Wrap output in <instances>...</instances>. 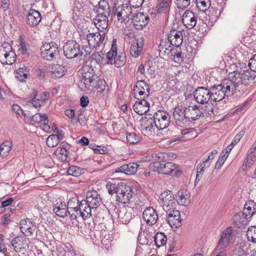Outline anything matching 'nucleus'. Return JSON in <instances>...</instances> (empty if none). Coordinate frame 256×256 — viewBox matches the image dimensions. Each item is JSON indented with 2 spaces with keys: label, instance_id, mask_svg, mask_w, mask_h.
Here are the masks:
<instances>
[{
  "label": "nucleus",
  "instance_id": "48",
  "mask_svg": "<svg viewBox=\"0 0 256 256\" xmlns=\"http://www.w3.org/2000/svg\"><path fill=\"white\" fill-rule=\"evenodd\" d=\"M134 96L137 100L138 98H139L141 100H146V98L150 95V91L148 92V90H138V88L137 89V88L134 89Z\"/></svg>",
  "mask_w": 256,
  "mask_h": 256
},
{
  "label": "nucleus",
  "instance_id": "8",
  "mask_svg": "<svg viewBox=\"0 0 256 256\" xmlns=\"http://www.w3.org/2000/svg\"><path fill=\"white\" fill-rule=\"evenodd\" d=\"M210 87H198L194 92L196 100L200 104H206L210 100L211 101V94H210Z\"/></svg>",
  "mask_w": 256,
  "mask_h": 256
},
{
  "label": "nucleus",
  "instance_id": "23",
  "mask_svg": "<svg viewBox=\"0 0 256 256\" xmlns=\"http://www.w3.org/2000/svg\"><path fill=\"white\" fill-rule=\"evenodd\" d=\"M144 38L142 36L136 40V42L133 43L130 48V52L134 58L138 57L142 52L144 46Z\"/></svg>",
  "mask_w": 256,
  "mask_h": 256
},
{
  "label": "nucleus",
  "instance_id": "45",
  "mask_svg": "<svg viewBox=\"0 0 256 256\" xmlns=\"http://www.w3.org/2000/svg\"><path fill=\"white\" fill-rule=\"evenodd\" d=\"M196 6L201 12L206 10L210 6V0H196Z\"/></svg>",
  "mask_w": 256,
  "mask_h": 256
},
{
  "label": "nucleus",
  "instance_id": "25",
  "mask_svg": "<svg viewBox=\"0 0 256 256\" xmlns=\"http://www.w3.org/2000/svg\"><path fill=\"white\" fill-rule=\"evenodd\" d=\"M78 206L79 210L80 216H82L83 220H86L92 216V209L94 208L88 204L84 200H82L78 205Z\"/></svg>",
  "mask_w": 256,
  "mask_h": 256
},
{
  "label": "nucleus",
  "instance_id": "60",
  "mask_svg": "<svg viewBox=\"0 0 256 256\" xmlns=\"http://www.w3.org/2000/svg\"><path fill=\"white\" fill-rule=\"evenodd\" d=\"M68 214L70 216L72 220H76L78 216H80V214H78L79 210L78 206L74 208V209L68 210Z\"/></svg>",
  "mask_w": 256,
  "mask_h": 256
},
{
  "label": "nucleus",
  "instance_id": "26",
  "mask_svg": "<svg viewBox=\"0 0 256 256\" xmlns=\"http://www.w3.org/2000/svg\"><path fill=\"white\" fill-rule=\"evenodd\" d=\"M150 104L146 100L138 98V100L133 105V110L140 115L146 114L149 110Z\"/></svg>",
  "mask_w": 256,
  "mask_h": 256
},
{
  "label": "nucleus",
  "instance_id": "10",
  "mask_svg": "<svg viewBox=\"0 0 256 256\" xmlns=\"http://www.w3.org/2000/svg\"><path fill=\"white\" fill-rule=\"evenodd\" d=\"M156 128L159 130H164L170 124V117L168 112L163 110H158L154 113Z\"/></svg>",
  "mask_w": 256,
  "mask_h": 256
},
{
  "label": "nucleus",
  "instance_id": "9",
  "mask_svg": "<svg viewBox=\"0 0 256 256\" xmlns=\"http://www.w3.org/2000/svg\"><path fill=\"white\" fill-rule=\"evenodd\" d=\"M160 204L164 211H170L174 208L175 205L174 196L170 190L162 192L160 196Z\"/></svg>",
  "mask_w": 256,
  "mask_h": 256
},
{
  "label": "nucleus",
  "instance_id": "47",
  "mask_svg": "<svg viewBox=\"0 0 256 256\" xmlns=\"http://www.w3.org/2000/svg\"><path fill=\"white\" fill-rule=\"evenodd\" d=\"M142 138L134 132H128L126 134V140L130 144H136L140 142Z\"/></svg>",
  "mask_w": 256,
  "mask_h": 256
},
{
  "label": "nucleus",
  "instance_id": "15",
  "mask_svg": "<svg viewBox=\"0 0 256 256\" xmlns=\"http://www.w3.org/2000/svg\"><path fill=\"white\" fill-rule=\"evenodd\" d=\"M167 221L172 228H178L182 226V218L180 212L177 210H172L166 212Z\"/></svg>",
  "mask_w": 256,
  "mask_h": 256
},
{
  "label": "nucleus",
  "instance_id": "61",
  "mask_svg": "<svg viewBox=\"0 0 256 256\" xmlns=\"http://www.w3.org/2000/svg\"><path fill=\"white\" fill-rule=\"evenodd\" d=\"M190 4V0H177L176 4L178 8L184 10L188 7Z\"/></svg>",
  "mask_w": 256,
  "mask_h": 256
},
{
  "label": "nucleus",
  "instance_id": "21",
  "mask_svg": "<svg viewBox=\"0 0 256 256\" xmlns=\"http://www.w3.org/2000/svg\"><path fill=\"white\" fill-rule=\"evenodd\" d=\"M42 20L40 12L34 9L30 10L26 15V22L31 27L38 26Z\"/></svg>",
  "mask_w": 256,
  "mask_h": 256
},
{
  "label": "nucleus",
  "instance_id": "14",
  "mask_svg": "<svg viewBox=\"0 0 256 256\" xmlns=\"http://www.w3.org/2000/svg\"><path fill=\"white\" fill-rule=\"evenodd\" d=\"M172 116L178 125L183 126L188 124V119L186 118V114H185V107L183 110L182 106H176L173 109Z\"/></svg>",
  "mask_w": 256,
  "mask_h": 256
},
{
  "label": "nucleus",
  "instance_id": "53",
  "mask_svg": "<svg viewBox=\"0 0 256 256\" xmlns=\"http://www.w3.org/2000/svg\"><path fill=\"white\" fill-rule=\"evenodd\" d=\"M176 36L174 37L173 40L170 44L176 46V47L180 46L182 43L183 40V36L182 35V32L179 31L178 32H176L175 34Z\"/></svg>",
  "mask_w": 256,
  "mask_h": 256
},
{
  "label": "nucleus",
  "instance_id": "1",
  "mask_svg": "<svg viewBox=\"0 0 256 256\" xmlns=\"http://www.w3.org/2000/svg\"><path fill=\"white\" fill-rule=\"evenodd\" d=\"M254 78L255 74L252 71L242 70L230 74L228 79L235 92L238 90L244 92L246 90V86L250 84Z\"/></svg>",
  "mask_w": 256,
  "mask_h": 256
},
{
  "label": "nucleus",
  "instance_id": "55",
  "mask_svg": "<svg viewBox=\"0 0 256 256\" xmlns=\"http://www.w3.org/2000/svg\"><path fill=\"white\" fill-rule=\"evenodd\" d=\"M84 4L82 0H74L72 4V10L74 12H80L83 11Z\"/></svg>",
  "mask_w": 256,
  "mask_h": 256
},
{
  "label": "nucleus",
  "instance_id": "54",
  "mask_svg": "<svg viewBox=\"0 0 256 256\" xmlns=\"http://www.w3.org/2000/svg\"><path fill=\"white\" fill-rule=\"evenodd\" d=\"M135 88H137V89L138 88V90H148V92L150 91L149 86L145 81L142 80L137 81L134 86V89Z\"/></svg>",
  "mask_w": 256,
  "mask_h": 256
},
{
  "label": "nucleus",
  "instance_id": "39",
  "mask_svg": "<svg viewBox=\"0 0 256 256\" xmlns=\"http://www.w3.org/2000/svg\"><path fill=\"white\" fill-rule=\"evenodd\" d=\"M12 143L8 140L4 141L0 145V155L2 157L5 158L8 156L11 150Z\"/></svg>",
  "mask_w": 256,
  "mask_h": 256
},
{
  "label": "nucleus",
  "instance_id": "63",
  "mask_svg": "<svg viewBox=\"0 0 256 256\" xmlns=\"http://www.w3.org/2000/svg\"><path fill=\"white\" fill-rule=\"evenodd\" d=\"M144 0H128V2L129 4L133 8H138L140 7Z\"/></svg>",
  "mask_w": 256,
  "mask_h": 256
},
{
  "label": "nucleus",
  "instance_id": "59",
  "mask_svg": "<svg viewBox=\"0 0 256 256\" xmlns=\"http://www.w3.org/2000/svg\"><path fill=\"white\" fill-rule=\"evenodd\" d=\"M231 256H247V254L243 248L238 246L233 250Z\"/></svg>",
  "mask_w": 256,
  "mask_h": 256
},
{
  "label": "nucleus",
  "instance_id": "35",
  "mask_svg": "<svg viewBox=\"0 0 256 256\" xmlns=\"http://www.w3.org/2000/svg\"><path fill=\"white\" fill-rule=\"evenodd\" d=\"M210 162H208V160H205L198 165L195 182L200 180L204 172L210 166Z\"/></svg>",
  "mask_w": 256,
  "mask_h": 256
},
{
  "label": "nucleus",
  "instance_id": "28",
  "mask_svg": "<svg viewBox=\"0 0 256 256\" xmlns=\"http://www.w3.org/2000/svg\"><path fill=\"white\" fill-rule=\"evenodd\" d=\"M138 168V164L136 163L130 162L116 168L115 172H122L128 175H132L137 172Z\"/></svg>",
  "mask_w": 256,
  "mask_h": 256
},
{
  "label": "nucleus",
  "instance_id": "17",
  "mask_svg": "<svg viewBox=\"0 0 256 256\" xmlns=\"http://www.w3.org/2000/svg\"><path fill=\"white\" fill-rule=\"evenodd\" d=\"M106 38V34L100 32L89 33L86 35V40L90 46L95 47L103 44Z\"/></svg>",
  "mask_w": 256,
  "mask_h": 256
},
{
  "label": "nucleus",
  "instance_id": "37",
  "mask_svg": "<svg viewBox=\"0 0 256 256\" xmlns=\"http://www.w3.org/2000/svg\"><path fill=\"white\" fill-rule=\"evenodd\" d=\"M26 243L25 238L20 236L15 237L12 241L11 244L16 252L20 251Z\"/></svg>",
  "mask_w": 256,
  "mask_h": 256
},
{
  "label": "nucleus",
  "instance_id": "27",
  "mask_svg": "<svg viewBox=\"0 0 256 256\" xmlns=\"http://www.w3.org/2000/svg\"><path fill=\"white\" fill-rule=\"evenodd\" d=\"M176 200L179 205L186 206L190 202V194L186 190L181 189L176 195Z\"/></svg>",
  "mask_w": 256,
  "mask_h": 256
},
{
  "label": "nucleus",
  "instance_id": "62",
  "mask_svg": "<svg viewBox=\"0 0 256 256\" xmlns=\"http://www.w3.org/2000/svg\"><path fill=\"white\" fill-rule=\"evenodd\" d=\"M168 44H166L165 42H162L158 46L159 51L160 52L163 51L164 53L168 54L172 50L170 46H168L167 48Z\"/></svg>",
  "mask_w": 256,
  "mask_h": 256
},
{
  "label": "nucleus",
  "instance_id": "6",
  "mask_svg": "<svg viewBox=\"0 0 256 256\" xmlns=\"http://www.w3.org/2000/svg\"><path fill=\"white\" fill-rule=\"evenodd\" d=\"M42 57L49 61L56 58L59 55L60 50L54 42L45 43L40 48Z\"/></svg>",
  "mask_w": 256,
  "mask_h": 256
},
{
  "label": "nucleus",
  "instance_id": "43",
  "mask_svg": "<svg viewBox=\"0 0 256 256\" xmlns=\"http://www.w3.org/2000/svg\"><path fill=\"white\" fill-rule=\"evenodd\" d=\"M126 62V56L124 52L116 53L114 58V64L118 68L123 66Z\"/></svg>",
  "mask_w": 256,
  "mask_h": 256
},
{
  "label": "nucleus",
  "instance_id": "34",
  "mask_svg": "<svg viewBox=\"0 0 256 256\" xmlns=\"http://www.w3.org/2000/svg\"><path fill=\"white\" fill-rule=\"evenodd\" d=\"M116 43V39H114L112 40L111 49L106 54V61L104 62L105 64H114V58L117 53Z\"/></svg>",
  "mask_w": 256,
  "mask_h": 256
},
{
  "label": "nucleus",
  "instance_id": "18",
  "mask_svg": "<svg viewBox=\"0 0 256 256\" xmlns=\"http://www.w3.org/2000/svg\"><path fill=\"white\" fill-rule=\"evenodd\" d=\"M182 22L189 30L196 26L198 17L192 11L187 10L182 16Z\"/></svg>",
  "mask_w": 256,
  "mask_h": 256
},
{
  "label": "nucleus",
  "instance_id": "3",
  "mask_svg": "<svg viewBox=\"0 0 256 256\" xmlns=\"http://www.w3.org/2000/svg\"><path fill=\"white\" fill-rule=\"evenodd\" d=\"M229 79L224 80L220 84H214L210 87L211 101L219 102L226 96L233 95L236 93Z\"/></svg>",
  "mask_w": 256,
  "mask_h": 256
},
{
  "label": "nucleus",
  "instance_id": "22",
  "mask_svg": "<svg viewBox=\"0 0 256 256\" xmlns=\"http://www.w3.org/2000/svg\"><path fill=\"white\" fill-rule=\"evenodd\" d=\"M70 147V145L68 144L64 141L62 142L56 150L54 154L58 156L61 162H66L68 160V154L67 149L69 148Z\"/></svg>",
  "mask_w": 256,
  "mask_h": 256
},
{
  "label": "nucleus",
  "instance_id": "20",
  "mask_svg": "<svg viewBox=\"0 0 256 256\" xmlns=\"http://www.w3.org/2000/svg\"><path fill=\"white\" fill-rule=\"evenodd\" d=\"M142 218L149 225L155 224L158 218V215L155 210L152 207L146 208L143 212Z\"/></svg>",
  "mask_w": 256,
  "mask_h": 256
},
{
  "label": "nucleus",
  "instance_id": "41",
  "mask_svg": "<svg viewBox=\"0 0 256 256\" xmlns=\"http://www.w3.org/2000/svg\"><path fill=\"white\" fill-rule=\"evenodd\" d=\"M0 53L6 59V60L2 62L4 64H12L15 62L16 54L14 52L12 51L8 52L4 50L3 52L0 51Z\"/></svg>",
  "mask_w": 256,
  "mask_h": 256
},
{
  "label": "nucleus",
  "instance_id": "42",
  "mask_svg": "<svg viewBox=\"0 0 256 256\" xmlns=\"http://www.w3.org/2000/svg\"><path fill=\"white\" fill-rule=\"evenodd\" d=\"M118 218L122 224H127L132 218V215L130 212H125L124 210H120L118 213Z\"/></svg>",
  "mask_w": 256,
  "mask_h": 256
},
{
  "label": "nucleus",
  "instance_id": "24",
  "mask_svg": "<svg viewBox=\"0 0 256 256\" xmlns=\"http://www.w3.org/2000/svg\"><path fill=\"white\" fill-rule=\"evenodd\" d=\"M106 14L103 13L98 14L94 19V24L100 31L102 32L108 26V21Z\"/></svg>",
  "mask_w": 256,
  "mask_h": 256
},
{
  "label": "nucleus",
  "instance_id": "46",
  "mask_svg": "<svg viewBox=\"0 0 256 256\" xmlns=\"http://www.w3.org/2000/svg\"><path fill=\"white\" fill-rule=\"evenodd\" d=\"M96 8L102 10L104 12L103 14H107L108 16L110 15V10L108 2L106 0H100L96 5Z\"/></svg>",
  "mask_w": 256,
  "mask_h": 256
},
{
  "label": "nucleus",
  "instance_id": "36",
  "mask_svg": "<svg viewBox=\"0 0 256 256\" xmlns=\"http://www.w3.org/2000/svg\"><path fill=\"white\" fill-rule=\"evenodd\" d=\"M50 71L52 77L60 78L64 74L65 68L60 64H54L50 66Z\"/></svg>",
  "mask_w": 256,
  "mask_h": 256
},
{
  "label": "nucleus",
  "instance_id": "38",
  "mask_svg": "<svg viewBox=\"0 0 256 256\" xmlns=\"http://www.w3.org/2000/svg\"><path fill=\"white\" fill-rule=\"evenodd\" d=\"M94 88L98 90V94L100 95L104 96L108 91V86L106 84V82L104 80L98 79L96 84H95Z\"/></svg>",
  "mask_w": 256,
  "mask_h": 256
},
{
  "label": "nucleus",
  "instance_id": "2",
  "mask_svg": "<svg viewBox=\"0 0 256 256\" xmlns=\"http://www.w3.org/2000/svg\"><path fill=\"white\" fill-rule=\"evenodd\" d=\"M106 188L110 194H116V200L119 202L126 204L132 198V188L124 182L116 184L110 182L106 184Z\"/></svg>",
  "mask_w": 256,
  "mask_h": 256
},
{
  "label": "nucleus",
  "instance_id": "44",
  "mask_svg": "<svg viewBox=\"0 0 256 256\" xmlns=\"http://www.w3.org/2000/svg\"><path fill=\"white\" fill-rule=\"evenodd\" d=\"M132 6L129 4H124L121 5L120 6H118V10H120L123 14V18H124L125 19L127 18H131L130 16L132 14Z\"/></svg>",
  "mask_w": 256,
  "mask_h": 256
},
{
  "label": "nucleus",
  "instance_id": "16",
  "mask_svg": "<svg viewBox=\"0 0 256 256\" xmlns=\"http://www.w3.org/2000/svg\"><path fill=\"white\" fill-rule=\"evenodd\" d=\"M150 20L149 16L142 12L136 14L132 18L133 26L136 30H142Z\"/></svg>",
  "mask_w": 256,
  "mask_h": 256
},
{
  "label": "nucleus",
  "instance_id": "31",
  "mask_svg": "<svg viewBox=\"0 0 256 256\" xmlns=\"http://www.w3.org/2000/svg\"><path fill=\"white\" fill-rule=\"evenodd\" d=\"M20 228L21 232L23 234L29 233L30 235H32L34 231V226L28 218L20 220Z\"/></svg>",
  "mask_w": 256,
  "mask_h": 256
},
{
  "label": "nucleus",
  "instance_id": "29",
  "mask_svg": "<svg viewBox=\"0 0 256 256\" xmlns=\"http://www.w3.org/2000/svg\"><path fill=\"white\" fill-rule=\"evenodd\" d=\"M53 211L58 216L62 218L66 216L68 212L66 202L60 200L54 206Z\"/></svg>",
  "mask_w": 256,
  "mask_h": 256
},
{
  "label": "nucleus",
  "instance_id": "56",
  "mask_svg": "<svg viewBox=\"0 0 256 256\" xmlns=\"http://www.w3.org/2000/svg\"><path fill=\"white\" fill-rule=\"evenodd\" d=\"M92 58L96 62L102 64L104 58V54L102 52H96L92 54Z\"/></svg>",
  "mask_w": 256,
  "mask_h": 256
},
{
  "label": "nucleus",
  "instance_id": "49",
  "mask_svg": "<svg viewBox=\"0 0 256 256\" xmlns=\"http://www.w3.org/2000/svg\"><path fill=\"white\" fill-rule=\"evenodd\" d=\"M246 236L248 241L256 244V226H252L248 228Z\"/></svg>",
  "mask_w": 256,
  "mask_h": 256
},
{
  "label": "nucleus",
  "instance_id": "11",
  "mask_svg": "<svg viewBox=\"0 0 256 256\" xmlns=\"http://www.w3.org/2000/svg\"><path fill=\"white\" fill-rule=\"evenodd\" d=\"M140 126L142 132L145 133L154 130L156 127L154 114L152 116L150 114L142 118L140 120Z\"/></svg>",
  "mask_w": 256,
  "mask_h": 256
},
{
  "label": "nucleus",
  "instance_id": "40",
  "mask_svg": "<svg viewBox=\"0 0 256 256\" xmlns=\"http://www.w3.org/2000/svg\"><path fill=\"white\" fill-rule=\"evenodd\" d=\"M155 244L157 248H160L166 244L167 241L166 236L163 232H158L154 238Z\"/></svg>",
  "mask_w": 256,
  "mask_h": 256
},
{
  "label": "nucleus",
  "instance_id": "7",
  "mask_svg": "<svg viewBox=\"0 0 256 256\" xmlns=\"http://www.w3.org/2000/svg\"><path fill=\"white\" fill-rule=\"evenodd\" d=\"M155 165L156 169H154V170L160 174L174 176L179 172L178 166L172 162L166 160L162 164L156 163Z\"/></svg>",
  "mask_w": 256,
  "mask_h": 256
},
{
  "label": "nucleus",
  "instance_id": "57",
  "mask_svg": "<svg viewBox=\"0 0 256 256\" xmlns=\"http://www.w3.org/2000/svg\"><path fill=\"white\" fill-rule=\"evenodd\" d=\"M12 110L17 115L20 116H23L24 118H26V114L24 113V111L21 108L20 106L17 104H14L12 106Z\"/></svg>",
  "mask_w": 256,
  "mask_h": 256
},
{
  "label": "nucleus",
  "instance_id": "32",
  "mask_svg": "<svg viewBox=\"0 0 256 256\" xmlns=\"http://www.w3.org/2000/svg\"><path fill=\"white\" fill-rule=\"evenodd\" d=\"M172 0H158L156 7V12L159 14L166 13L169 12Z\"/></svg>",
  "mask_w": 256,
  "mask_h": 256
},
{
  "label": "nucleus",
  "instance_id": "19",
  "mask_svg": "<svg viewBox=\"0 0 256 256\" xmlns=\"http://www.w3.org/2000/svg\"><path fill=\"white\" fill-rule=\"evenodd\" d=\"M85 201L94 208L100 206L102 202L100 195L95 190L87 192Z\"/></svg>",
  "mask_w": 256,
  "mask_h": 256
},
{
  "label": "nucleus",
  "instance_id": "50",
  "mask_svg": "<svg viewBox=\"0 0 256 256\" xmlns=\"http://www.w3.org/2000/svg\"><path fill=\"white\" fill-rule=\"evenodd\" d=\"M16 77L20 82H24L28 78V70L26 66L19 68L16 72Z\"/></svg>",
  "mask_w": 256,
  "mask_h": 256
},
{
  "label": "nucleus",
  "instance_id": "13",
  "mask_svg": "<svg viewBox=\"0 0 256 256\" xmlns=\"http://www.w3.org/2000/svg\"><path fill=\"white\" fill-rule=\"evenodd\" d=\"M200 108V106L196 104L189 106L188 108L185 107V114H186V118L188 119V124H189L190 122L198 120L203 114Z\"/></svg>",
  "mask_w": 256,
  "mask_h": 256
},
{
  "label": "nucleus",
  "instance_id": "58",
  "mask_svg": "<svg viewBox=\"0 0 256 256\" xmlns=\"http://www.w3.org/2000/svg\"><path fill=\"white\" fill-rule=\"evenodd\" d=\"M19 50L22 54H28V44L24 39L20 40Z\"/></svg>",
  "mask_w": 256,
  "mask_h": 256
},
{
  "label": "nucleus",
  "instance_id": "33",
  "mask_svg": "<svg viewBox=\"0 0 256 256\" xmlns=\"http://www.w3.org/2000/svg\"><path fill=\"white\" fill-rule=\"evenodd\" d=\"M152 158L154 162L151 164L150 166L152 168H154V169H156L155 164H159L166 162L168 159V154L164 152L154 153L152 154Z\"/></svg>",
  "mask_w": 256,
  "mask_h": 256
},
{
  "label": "nucleus",
  "instance_id": "4",
  "mask_svg": "<svg viewBox=\"0 0 256 256\" xmlns=\"http://www.w3.org/2000/svg\"><path fill=\"white\" fill-rule=\"evenodd\" d=\"M82 82L88 90L93 88L97 80L99 79L92 66L88 65L82 67Z\"/></svg>",
  "mask_w": 256,
  "mask_h": 256
},
{
  "label": "nucleus",
  "instance_id": "51",
  "mask_svg": "<svg viewBox=\"0 0 256 256\" xmlns=\"http://www.w3.org/2000/svg\"><path fill=\"white\" fill-rule=\"evenodd\" d=\"M256 161V158H252L249 154H247L246 158L244 161L242 165L243 169L245 170L252 168Z\"/></svg>",
  "mask_w": 256,
  "mask_h": 256
},
{
  "label": "nucleus",
  "instance_id": "64",
  "mask_svg": "<svg viewBox=\"0 0 256 256\" xmlns=\"http://www.w3.org/2000/svg\"><path fill=\"white\" fill-rule=\"evenodd\" d=\"M248 66L252 71L256 72V54L249 60Z\"/></svg>",
  "mask_w": 256,
  "mask_h": 256
},
{
  "label": "nucleus",
  "instance_id": "5",
  "mask_svg": "<svg viewBox=\"0 0 256 256\" xmlns=\"http://www.w3.org/2000/svg\"><path fill=\"white\" fill-rule=\"evenodd\" d=\"M64 54L68 58L72 59L76 57L82 58L83 49H80V45L75 40H68L63 46Z\"/></svg>",
  "mask_w": 256,
  "mask_h": 256
},
{
  "label": "nucleus",
  "instance_id": "12",
  "mask_svg": "<svg viewBox=\"0 0 256 256\" xmlns=\"http://www.w3.org/2000/svg\"><path fill=\"white\" fill-rule=\"evenodd\" d=\"M232 227L229 226L221 233L220 238L216 248V250H224L228 246L232 239Z\"/></svg>",
  "mask_w": 256,
  "mask_h": 256
},
{
  "label": "nucleus",
  "instance_id": "30",
  "mask_svg": "<svg viewBox=\"0 0 256 256\" xmlns=\"http://www.w3.org/2000/svg\"><path fill=\"white\" fill-rule=\"evenodd\" d=\"M256 214V202L252 200L246 202L244 204L242 216H244L246 218H249Z\"/></svg>",
  "mask_w": 256,
  "mask_h": 256
},
{
  "label": "nucleus",
  "instance_id": "52",
  "mask_svg": "<svg viewBox=\"0 0 256 256\" xmlns=\"http://www.w3.org/2000/svg\"><path fill=\"white\" fill-rule=\"evenodd\" d=\"M59 142L58 138L56 137V135L54 134L49 136L46 140V144L50 148L56 146Z\"/></svg>",
  "mask_w": 256,
  "mask_h": 256
}]
</instances>
